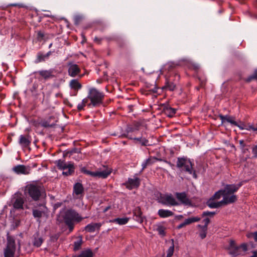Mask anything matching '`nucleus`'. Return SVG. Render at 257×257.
Here are the masks:
<instances>
[{"label": "nucleus", "mask_w": 257, "mask_h": 257, "mask_svg": "<svg viewBox=\"0 0 257 257\" xmlns=\"http://www.w3.org/2000/svg\"><path fill=\"white\" fill-rule=\"evenodd\" d=\"M47 59L48 58L45 56V54L39 53L37 55V59L36 60V63H39L42 61H44Z\"/></svg>", "instance_id": "nucleus-36"}, {"label": "nucleus", "mask_w": 257, "mask_h": 257, "mask_svg": "<svg viewBox=\"0 0 257 257\" xmlns=\"http://www.w3.org/2000/svg\"><path fill=\"white\" fill-rule=\"evenodd\" d=\"M185 226H186V225L185 224L184 222H183L181 223V224H180L178 226L177 228H178V229H180V228H182V227H184Z\"/></svg>", "instance_id": "nucleus-48"}, {"label": "nucleus", "mask_w": 257, "mask_h": 257, "mask_svg": "<svg viewBox=\"0 0 257 257\" xmlns=\"http://www.w3.org/2000/svg\"><path fill=\"white\" fill-rule=\"evenodd\" d=\"M104 97L103 94L95 88H91L89 90L88 98L90 100V102L88 104L89 107L92 106H97L100 105Z\"/></svg>", "instance_id": "nucleus-4"}, {"label": "nucleus", "mask_w": 257, "mask_h": 257, "mask_svg": "<svg viewBox=\"0 0 257 257\" xmlns=\"http://www.w3.org/2000/svg\"><path fill=\"white\" fill-rule=\"evenodd\" d=\"M214 199L210 198L207 202V205L211 208H215L220 207L222 204V202H214Z\"/></svg>", "instance_id": "nucleus-26"}, {"label": "nucleus", "mask_w": 257, "mask_h": 257, "mask_svg": "<svg viewBox=\"0 0 257 257\" xmlns=\"http://www.w3.org/2000/svg\"><path fill=\"white\" fill-rule=\"evenodd\" d=\"M174 240H171V245L169 246V248L167 251V256L166 257H172L174 253Z\"/></svg>", "instance_id": "nucleus-30"}, {"label": "nucleus", "mask_w": 257, "mask_h": 257, "mask_svg": "<svg viewBox=\"0 0 257 257\" xmlns=\"http://www.w3.org/2000/svg\"><path fill=\"white\" fill-rule=\"evenodd\" d=\"M241 184L226 185L223 191L222 204H228L235 202L237 197L234 194L241 187Z\"/></svg>", "instance_id": "nucleus-1"}, {"label": "nucleus", "mask_w": 257, "mask_h": 257, "mask_svg": "<svg viewBox=\"0 0 257 257\" xmlns=\"http://www.w3.org/2000/svg\"><path fill=\"white\" fill-rule=\"evenodd\" d=\"M81 172L86 174L87 175H89L92 177H96L99 178H106L111 173V171L109 169H105L103 171H98L96 172H91L89 170H86L85 168H83L81 169Z\"/></svg>", "instance_id": "nucleus-9"}, {"label": "nucleus", "mask_w": 257, "mask_h": 257, "mask_svg": "<svg viewBox=\"0 0 257 257\" xmlns=\"http://www.w3.org/2000/svg\"><path fill=\"white\" fill-rule=\"evenodd\" d=\"M176 196L177 199L182 204L188 205L190 204L189 199L187 197L186 194L183 193H176Z\"/></svg>", "instance_id": "nucleus-17"}, {"label": "nucleus", "mask_w": 257, "mask_h": 257, "mask_svg": "<svg viewBox=\"0 0 257 257\" xmlns=\"http://www.w3.org/2000/svg\"><path fill=\"white\" fill-rule=\"evenodd\" d=\"M253 130H254V131H257V127H256V128H253Z\"/></svg>", "instance_id": "nucleus-54"}, {"label": "nucleus", "mask_w": 257, "mask_h": 257, "mask_svg": "<svg viewBox=\"0 0 257 257\" xmlns=\"http://www.w3.org/2000/svg\"><path fill=\"white\" fill-rule=\"evenodd\" d=\"M31 143V139L29 136L21 135L19 137V143L23 148L28 147Z\"/></svg>", "instance_id": "nucleus-15"}, {"label": "nucleus", "mask_w": 257, "mask_h": 257, "mask_svg": "<svg viewBox=\"0 0 257 257\" xmlns=\"http://www.w3.org/2000/svg\"><path fill=\"white\" fill-rule=\"evenodd\" d=\"M102 224L101 223H91L85 226V230L89 232H93L98 230Z\"/></svg>", "instance_id": "nucleus-18"}, {"label": "nucleus", "mask_w": 257, "mask_h": 257, "mask_svg": "<svg viewBox=\"0 0 257 257\" xmlns=\"http://www.w3.org/2000/svg\"><path fill=\"white\" fill-rule=\"evenodd\" d=\"M157 230L160 235H165V231L164 229L162 227H159L158 228Z\"/></svg>", "instance_id": "nucleus-43"}, {"label": "nucleus", "mask_w": 257, "mask_h": 257, "mask_svg": "<svg viewBox=\"0 0 257 257\" xmlns=\"http://www.w3.org/2000/svg\"><path fill=\"white\" fill-rule=\"evenodd\" d=\"M16 244L14 239L11 236L7 237V246L4 249V257H14Z\"/></svg>", "instance_id": "nucleus-8"}, {"label": "nucleus", "mask_w": 257, "mask_h": 257, "mask_svg": "<svg viewBox=\"0 0 257 257\" xmlns=\"http://www.w3.org/2000/svg\"><path fill=\"white\" fill-rule=\"evenodd\" d=\"M140 184V179L136 177L134 178H128V181L124 184L126 187L130 189L138 188Z\"/></svg>", "instance_id": "nucleus-12"}, {"label": "nucleus", "mask_w": 257, "mask_h": 257, "mask_svg": "<svg viewBox=\"0 0 257 257\" xmlns=\"http://www.w3.org/2000/svg\"><path fill=\"white\" fill-rule=\"evenodd\" d=\"M165 112L168 116L172 117L176 113V109L172 107H167L165 108Z\"/></svg>", "instance_id": "nucleus-34"}, {"label": "nucleus", "mask_w": 257, "mask_h": 257, "mask_svg": "<svg viewBox=\"0 0 257 257\" xmlns=\"http://www.w3.org/2000/svg\"><path fill=\"white\" fill-rule=\"evenodd\" d=\"M165 87L170 91H173L175 88V85L173 83L170 82L168 78H166Z\"/></svg>", "instance_id": "nucleus-32"}, {"label": "nucleus", "mask_w": 257, "mask_h": 257, "mask_svg": "<svg viewBox=\"0 0 257 257\" xmlns=\"http://www.w3.org/2000/svg\"><path fill=\"white\" fill-rule=\"evenodd\" d=\"M203 222L204 223L203 225L200 224L197 225V227L200 228L199 235L201 239H203L206 236L207 226L210 222V219L208 218H206L203 220Z\"/></svg>", "instance_id": "nucleus-11"}, {"label": "nucleus", "mask_w": 257, "mask_h": 257, "mask_svg": "<svg viewBox=\"0 0 257 257\" xmlns=\"http://www.w3.org/2000/svg\"><path fill=\"white\" fill-rule=\"evenodd\" d=\"M38 35L39 38H42L44 37V34L41 32H39Z\"/></svg>", "instance_id": "nucleus-49"}, {"label": "nucleus", "mask_w": 257, "mask_h": 257, "mask_svg": "<svg viewBox=\"0 0 257 257\" xmlns=\"http://www.w3.org/2000/svg\"><path fill=\"white\" fill-rule=\"evenodd\" d=\"M255 150H257V145L253 148V151H255Z\"/></svg>", "instance_id": "nucleus-53"}, {"label": "nucleus", "mask_w": 257, "mask_h": 257, "mask_svg": "<svg viewBox=\"0 0 257 257\" xmlns=\"http://www.w3.org/2000/svg\"><path fill=\"white\" fill-rule=\"evenodd\" d=\"M43 242V239L40 237H35L33 245L37 247H40Z\"/></svg>", "instance_id": "nucleus-33"}, {"label": "nucleus", "mask_w": 257, "mask_h": 257, "mask_svg": "<svg viewBox=\"0 0 257 257\" xmlns=\"http://www.w3.org/2000/svg\"><path fill=\"white\" fill-rule=\"evenodd\" d=\"M46 207L45 205H42L39 209H34L33 211V216L35 218H40L45 213Z\"/></svg>", "instance_id": "nucleus-21"}, {"label": "nucleus", "mask_w": 257, "mask_h": 257, "mask_svg": "<svg viewBox=\"0 0 257 257\" xmlns=\"http://www.w3.org/2000/svg\"><path fill=\"white\" fill-rule=\"evenodd\" d=\"M35 73L39 74L42 77L46 80L53 77V71L52 70H40Z\"/></svg>", "instance_id": "nucleus-20"}, {"label": "nucleus", "mask_w": 257, "mask_h": 257, "mask_svg": "<svg viewBox=\"0 0 257 257\" xmlns=\"http://www.w3.org/2000/svg\"><path fill=\"white\" fill-rule=\"evenodd\" d=\"M68 74L71 77H75L80 72V69L78 66L72 63H69L68 64Z\"/></svg>", "instance_id": "nucleus-13"}, {"label": "nucleus", "mask_w": 257, "mask_h": 257, "mask_svg": "<svg viewBox=\"0 0 257 257\" xmlns=\"http://www.w3.org/2000/svg\"><path fill=\"white\" fill-rule=\"evenodd\" d=\"M13 170L18 174L27 175L30 173V168L24 165H18L13 168Z\"/></svg>", "instance_id": "nucleus-14"}, {"label": "nucleus", "mask_w": 257, "mask_h": 257, "mask_svg": "<svg viewBox=\"0 0 257 257\" xmlns=\"http://www.w3.org/2000/svg\"><path fill=\"white\" fill-rule=\"evenodd\" d=\"M228 115H223L222 114H220L219 115V117L221 120L222 123H224L226 121V118Z\"/></svg>", "instance_id": "nucleus-42"}, {"label": "nucleus", "mask_w": 257, "mask_h": 257, "mask_svg": "<svg viewBox=\"0 0 257 257\" xmlns=\"http://www.w3.org/2000/svg\"><path fill=\"white\" fill-rule=\"evenodd\" d=\"M156 159L155 158H149L145 160L142 164V171L145 169L148 166L151 165L155 163Z\"/></svg>", "instance_id": "nucleus-28"}, {"label": "nucleus", "mask_w": 257, "mask_h": 257, "mask_svg": "<svg viewBox=\"0 0 257 257\" xmlns=\"http://www.w3.org/2000/svg\"><path fill=\"white\" fill-rule=\"evenodd\" d=\"M24 200L21 197L17 198L14 203V207L16 209H21L23 208Z\"/></svg>", "instance_id": "nucleus-29"}, {"label": "nucleus", "mask_w": 257, "mask_h": 257, "mask_svg": "<svg viewBox=\"0 0 257 257\" xmlns=\"http://www.w3.org/2000/svg\"><path fill=\"white\" fill-rule=\"evenodd\" d=\"M134 139L139 142L143 146H147L148 145L149 142L145 138H135Z\"/></svg>", "instance_id": "nucleus-35"}, {"label": "nucleus", "mask_w": 257, "mask_h": 257, "mask_svg": "<svg viewBox=\"0 0 257 257\" xmlns=\"http://www.w3.org/2000/svg\"><path fill=\"white\" fill-rule=\"evenodd\" d=\"M200 219H201V218L200 217H194L188 218L185 219L184 222L185 223V224L186 225H187L190 224L193 222H198V221H200Z\"/></svg>", "instance_id": "nucleus-31"}, {"label": "nucleus", "mask_w": 257, "mask_h": 257, "mask_svg": "<svg viewBox=\"0 0 257 257\" xmlns=\"http://www.w3.org/2000/svg\"><path fill=\"white\" fill-rule=\"evenodd\" d=\"M93 253L89 248L85 249L81 251L80 254L75 257H93Z\"/></svg>", "instance_id": "nucleus-25"}, {"label": "nucleus", "mask_w": 257, "mask_h": 257, "mask_svg": "<svg viewBox=\"0 0 257 257\" xmlns=\"http://www.w3.org/2000/svg\"><path fill=\"white\" fill-rule=\"evenodd\" d=\"M57 166L58 168L63 170L62 174L66 176L71 175L74 171V167L73 164L70 162H65L60 160L57 161Z\"/></svg>", "instance_id": "nucleus-7"}, {"label": "nucleus", "mask_w": 257, "mask_h": 257, "mask_svg": "<svg viewBox=\"0 0 257 257\" xmlns=\"http://www.w3.org/2000/svg\"><path fill=\"white\" fill-rule=\"evenodd\" d=\"M176 65L173 62H168L162 68L160 69V72L162 74L165 71H171L175 68Z\"/></svg>", "instance_id": "nucleus-22"}, {"label": "nucleus", "mask_w": 257, "mask_h": 257, "mask_svg": "<svg viewBox=\"0 0 257 257\" xmlns=\"http://www.w3.org/2000/svg\"><path fill=\"white\" fill-rule=\"evenodd\" d=\"M235 126H238L240 130H244L245 129V127L244 126V125L243 124H238L237 123V125H235Z\"/></svg>", "instance_id": "nucleus-47"}, {"label": "nucleus", "mask_w": 257, "mask_h": 257, "mask_svg": "<svg viewBox=\"0 0 257 257\" xmlns=\"http://www.w3.org/2000/svg\"><path fill=\"white\" fill-rule=\"evenodd\" d=\"M82 218L75 210L70 209L67 210L65 214L64 220L65 224L68 226L70 231L73 229V222H79Z\"/></svg>", "instance_id": "nucleus-3"}, {"label": "nucleus", "mask_w": 257, "mask_h": 257, "mask_svg": "<svg viewBox=\"0 0 257 257\" xmlns=\"http://www.w3.org/2000/svg\"><path fill=\"white\" fill-rule=\"evenodd\" d=\"M84 188L82 185L80 183H76L73 187V195L77 198H79L83 193Z\"/></svg>", "instance_id": "nucleus-16"}, {"label": "nucleus", "mask_w": 257, "mask_h": 257, "mask_svg": "<svg viewBox=\"0 0 257 257\" xmlns=\"http://www.w3.org/2000/svg\"><path fill=\"white\" fill-rule=\"evenodd\" d=\"M52 46V44H51L49 46V47H50Z\"/></svg>", "instance_id": "nucleus-55"}, {"label": "nucleus", "mask_w": 257, "mask_h": 257, "mask_svg": "<svg viewBox=\"0 0 257 257\" xmlns=\"http://www.w3.org/2000/svg\"><path fill=\"white\" fill-rule=\"evenodd\" d=\"M110 206L106 207L103 210L104 212H106L108 209H109Z\"/></svg>", "instance_id": "nucleus-51"}, {"label": "nucleus", "mask_w": 257, "mask_h": 257, "mask_svg": "<svg viewBox=\"0 0 257 257\" xmlns=\"http://www.w3.org/2000/svg\"><path fill=\"white\" fill-rule=\"evenodd\" d=\"M160 202L167 205H177L178 203L172 194H164L161 195Z\"/></svg>", "instance_id": "nucleus-10"}, {"label": "nucleus", "mask_w": 257, "mask_h": 257, "mask_svg": "<svg viewBox=\"0 0 257 257\" xmlns=\"http://www.w3.org/2000/svg\"><path fill=\"white\" fill-rule=\"evenodd\" d=\"M134 215L135 219L140 223L143 222V217L142 216V212L140 207H137L134 210Z\"/></svg>", "instance_id": "nucleus-19"}, {"label": "nucleus", "mask_w": 257, "mask_h": 257, "mask_svg": "<svg viewBox=\"0 0 257 257\" xmlns=\"http://www.w3.org/2000/svg\"><path fill=\"white\" fill-rule=\"evenodd\" d=\"M70 86L72 89L78 90L81 89L82 86L77 79H73L70 82Z\"/></svg>", "instance_id": "nucleus-27"}, {"label": "nucleus", "mask_w": 257, "mask_h": 257, "mask_svg": "<svg viewBox=\"0 0 257 257\" xmlns=\"http://www.w3.org/2000/svg\"><path fill=\"white\" fill-rule=\"evenodd\" d=\"M215 214L214 212H209V211H206V212H204L202 214V215L203 216H208V215H213L214 214Z\"/></svg>", "instance_id": "nucleus-46"}, {"label": "nucleus", "mask_w": 257, "mask_h": 257, "mask_svg": "<svg viewBox=\"0 0 257 257\" xmlns=\"http://www.w3.org/2000/svg\"><path fill=\"white\" fill-rule=\"evenodd\" d=\"M89 99H89V98H88V95L87 97L84 98L81 102L85 105V106L86 105H87L88 106V104L89 103H88V101H89Z\"/></svg>", "instance_id": "nucleus-44"}, {"label": "nucleus", "mask_w": 257, "mask_h": 257, "mask_svg": "<svg viewBox=\"0 0 257 257\" xmlns=\"http://www.w3.org/2000/svg\"><path fill=\"white\" fill-rule=\"evenodd\" d=\"M43 191V189L41 186L35 183H31L26 186L25 193L33 200L37 201L39 199Z\"/></svg>", "instance_id": "nucleus-2"}, {"label": "nucleus", "mask_w": 257, "mask_h": 257, "mask_svg": "<svg viewBox=\"0 0 257 257\" xmlns=\"http://www.w3.org/2000/svg\"><path fill=\"white\" fill-rule=\"evenodd\" d=\"M240 144L242 145L243 144V140H240L239 141Z\"/></svg>", "instance_id": "nucleus-52"}, {"label": "nucleus", "mask_w": 257, "mask_h": 257, "mask_svg": "<svg viewBox=\"0 0 257 257\" xmlns=\"http://www.w3.org/2000/svg\"><path fill=\"white\" fill-rule=\"evenodd\" d=\"M246 236L248 238L253 237L254 241L257 242V231L254 232H248Z\"/></svg>", "instance_id": "nucleus-38"}, {"label": "nucleus", "mask_w": 257, "mask_h": 257, "mask_svg": "<svg viewBox=\"0 0 257 257\" xmlns=\"http://www.w3.org/2000/svg\"><path fill=\"white\" fill-rule=\"evenodd\" d=\"M257 79V72L255 71L254 73L249 76L246 80L247 82H250L253 79Z\"/></svg>", "instance_id": "nucleus-41"}, {"label": "nucleus", "mask_w": 257, "mask_h": 257, "mask_svg": "<svg viewBox=\"0 0 257 257\" xmlns=\"http://www.w3.org/2000/svg\"><path fill=\"white\" fill-rule=\"evenodd\" d=\"M158 215L162 218H166L171 216L173 215L172 211L167 210L161 209L158 210Z\"/></svg>", "instance_id": "nucleus-23"}, {"label": "nucleus", "mask_w": 257, "mask_h": 257, "mask_svg": "<svg viewBox=\"0 0 257 257\" xmlns=\"http://www.w3.org/2000/svg\"><path fill=\"white\" fill-rule=\"evenodd\" d=\"M177 167L181 169L182 171H185L190 175H192L193 177L197 178V176L195 170L193 168V164L189 159L182 158H178L177 162Z\"/></svg>", "instance_id": "nucleus-5"}, {"label": "nucleus", "mask_w": 257, "mask_h": 257, "mask_svg": "<svg viewBox=\"0 0 257 257\" xmlns=\"http://www.w3.org/2000/svg\"><path fill=\"white\" fill-rule=\"evenodd\" d=\"M85 106V105L81 102L79 103L77 105V109L78 110L80 111L82 109H83L84 107Z\"/></svg>", "instance_id": "nucleus-45"}, {"label": "nucleus", "mask_w": 257, "mask_h": 257, "mask_svg": "<svg viewBox=\"0 0 257 257\" xmlns=\"http://www.w3.org/2000/svg\"><path fill=\"white\" fill-rule=\"evenodd\" d=\"M129 220L128 217L117 218H115L110 221L111 222L115 223L119 225H124L126 224Z\"/></svg>", "instance_id": "nucleus-24"}, {"label": "nucleus", "mask_w": 257, "mask_h": 257, "mask_svg": "<svg viewBox=\"0 0 257 257\" xmlns=\"http://www.w3.org/2000/svg\"><path fill=\"white\" fill-rule=\"evenodd\" d=\"M226 121L234 125H237V122L235 121L234 117L232 116L228 115L226 118Z\"/></svg>", "instance_id": "nucleus-40"}, {"label": "nucleus", "mask_w": 257, "mask_h": 257, "mask_svg": "<svg viewBox=\"0 0 257 257\" xmlns=\"http://www.w3.org/2000/svg\"><path fill=\"white\" fill-rule=\"evenodd\" d=\"M227 250L230 254L233 256H237L243 254L247 250L246 243H243L240 245H237L233 240H230Z\"/></svg>", "instance_id": "nucleus-6"}, {"label": "nucleus", "mask_w": 257, "mask_h": 257, "mask_svg": "<svg viewBox=\"0 0 257 257\" xmlns=\"http://www.w3.org/2000/svg\"><path fill=\"white\" fill-rule=\"evenodd\" d=\"M223 190H220L216 192L214 195L212 196V198L214 199H218L221 196H223Z\"/></svg>", "instance_id": "nucleus-39"}, {"label": "nucleus", "mask_w": 257, "mask_h": 257, "mask_svg": "<svg viewBox=\"0 0 257 257\" xmlns=\"http://www.w3.org/2000/svg\"><path fill=\"white\" fill-rule=\"evenodd\" d=\"M51 52L49 51L48 53H47L46 54H45V56L48 58V57L51 55Z\"/></svg>", "instance_id": "nucleus-50"}, {"label": "nucleus", "mask_w": 257, "mask_h": 257, "mask_svg": "<svg viewBox=\"0 0 257 257\" xmlns=\"http://www.w3.org/2000/svg\"><path fill=\"white\" fill-rule=\"evenodd\" d=\"M82 240L81 237L75 241L74 243V249L75 250H78L82 244Z\"/></svg>", "instance_id": "nucleus-37"}]
</instances>
